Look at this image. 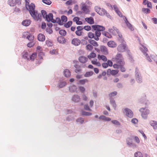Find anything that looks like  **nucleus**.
<instances>
[{
	"mask_svg": "<svg viewBox=\"0 0 157 157\" xmlns=\"http://www.w3.org/2000/svg\"><path fill=\"white\" fill-rule=\"evenodd\" d=\"M35 5L33 3L31 4L30 7L29 9L27 8V9L29 11V13L31 16L34 20L38 21L40 19L41 17V14L39 13L37 11L35 10Z\"/></svg>",
	"mask_w": 157,
	"mask_h": 157,
	"instance_id": "obj_1",
	"label": "nucleus"
},
{
	"mask_svg": "<svg viewBox=\"0 0 157 157\" xmlns=\"http://www.w3.org/2000/svg\"><path fill=\"white\" fill-rule=\"evenodd\" d=\"M92 28L95 31L94 34V40L97 41L99 40V37L101 35V31H102L105 30V28L102 26L99 25H93L92 26Z\"/></svg>",
	"mask_w": 157,
	"mask_h": 157,
	"instance_id": "obj_2",
	"label": "nucleus"
},
{
	"mask_svg": "<svg viewBox=\"0 0 157 157\" xmlns=\"http://www.w3.org/2000/svg\"><path fill=\"white\" fill-rule=\"evenodd\" d=\"M23 58L28 60H33L36 56V53H34L31 55L29 52H24L22 54Z\"/></svg>",
	"mask_w": 157,
	"mask_h": 157,
	"instance_id": "obj_3",
	"label": "nucleus"
},
{
	"mask_svg": "<svg viewBox=\"0 0 157 157\" xmlns=\"http://www.w3.org/2000/svg\"><path fill=\"white\" fill-rule=\"evenodd\" d=\"M112 61L119 64L120 65H122L124 64L123 58L121 54L118 53L115 57L113 58Z\"/></svg>",
	"mask_w": 157,
	"mask_h": 157,
	"instance_id": "obj_4",
	"label": "nucleus"
},
{
	"mask_svg": "<svg viewBox=\"0 0 157 157\" xmlns=\"http://www.w3.org/2000/svg\"><path fill=\"white\" fill-rule=\"evenodd\" d=\"M139 111L141 113L142 117L144 120L147 119L148 115L150 113L149 109L146 108H141L140 109Z\"/></svg>",
	"mask_w": 157,
	"mask_h": 157,
	"instance_id": "obj_5",
	"label": "nucleus"
},
{
	"mask_svg": "<svg viewBox=\"0 0 157 157\" xmlns=\"http://www.w3.org/2000/svg\"><path fill=\"white\" fill-rule=\"evenodd\" d=\"M140 49L143 53L144 55L145 56L147 59L150 62L152 61V60L150 59L147 53L148 50L147 48L143 45H141V47H140Z\"/></svg>",
	"mask_w": 157,
	"mask_h": 157,
	"instance_id": "obj_6",
	"label": "nucleus"
},
{
	"mask_svg": "<svg viewBox=\"0 0 157 157\" xmlns=\"http://www.w3.org/2000/svg\"><path fill=\"white\" fill-rule=\"evenodd\" d=\"M123 113L127 117L132 118L133 116L132 111L130 109L125 108L123 109Z\"/></svg>",
	"mask_w": 157,
	"mask_h": 157,
	"instance_id": "obj_7",
	"label": "nucleus"
},
{
	"mask_svg": "<svg viewBox=\"0 0 157 157\" xmlns=\"http://www.w3.org/2000/svg\"><path fill=\"white\" fill-rule=\"evenodd\" d=\"M94 9L96 12L99 15L103 16L105 15V13H106V10L104 9L101 8L98 6H95Z\"/></svg>",
	"mask_w": 157,
	"mask_h": 157,
	"instance_id": "obj_8",
	"label": "nucleus"
},
{
	"mask_svg": "<svg viewBox=\"0 0 157 157\" xmlns=\"http://www.w3.org/2000/svg\"><path fill=\"white\" fill-rule=\"evenodd\" d=\"M135 76L137 82L140 83L142 82V78L141 75L139 72L138 69H136L135 72Z\"/></svg>",
	"mask_w": 157,
	"mask_h": 157,
	"instance_id": "obj_9",
	"label": "nucleus"
},
{
	"mask_svg": "<svg viewBox=\"0 0 157 157\" xmlns=\"http://www.w3.org/2000/svg\"><path fill=\"white\" fill-rule=\"evenodd\" d=\"M126 47V43H121L118 46L117 50L120 52H123L125 50Z\"/></svg>",
	"mask_w": 157,
	"mask_h": 157,
	"instance_id": "obj_10",
	"label": "nucleus"
},
{
	"mask_svg": "<svg viewBox=\"0 0 157 157\" xmlns=\"http://www.w3.org/2000/svg\"><path fill=\"white\" fill-rule=\"evenodd\" d=\"M81 10L82 11V12L85 14L89 13V10L88 8L86 6V3L84 2H82L81 4Z\"/></svg>",
	"mask_w": 157,
	"mask_h": 157,
	"instance_id": "obj_11",
	"label": "nucleus"
},
{
	"mask_svg": "<svg viewBox=\"0 0 157 157\" xmlns=\"http://www.w3.org/2000/svg\"><path fill=\"white\" fill-rule=\"evenodd\" d=\"M108 31L113 35H116L117 34H118V33H120L119 30L117 28L113 26L112 28L109 29Z\"/></svg>",
	"mask_w": 157,
	"mask_h": 157,
	"instance_id": "obj_12",
	"label": "nucleus"
},
{
	"mask_svg": "<svg viewBox=\"0 0 157 157\" xmlns=\"http://www.w3.org/2000/svg\"><path fill=\"white\" fill-rule=\"evenodd\" d=\"M123 19L128 28L131 31L134 30V28L132 25L128 21L125 16H123Z\"/></svg>",
	"mask_w": 157,
	"mask_h": 157,
	"instance_id": "obj_13",
	"label": "nucleus"
},
{
	"mask_svg": "<svg viewBox=\"0 0 157 157\" xmlns=\"http://www.w3.org/2000/svg\"><path fill=\"white\" fill-rule=\"evenodd\" d=\"M73 62L76 64L74 65V67L75 68V72L76 73L80 72L82 71V69L80 68V66L76 64L78 61H77L74 60L73 61Z\"/></svg>",
	"mask_w": 157,
	"mask_h": 157,
	"instance_id": "obj_14",
	"label": "nucleus"
},
{
	"mask_svg": "<svg viewBox=\"0 0 157 157\" xmlns=\"http://www.w3.org/2000/svg\"><path fill=\"white\" fill-rule=\"evenodd\" d=\"M101 52L104 55H106L108 54V51L106 47L104 45H101L100 47Z\"/></svg>",
	"mask_w": 157,
	"mask_h": 157,
	"instance_id": "obj_15",
	"label": "nucleus"
},
{
	"mask_svg": "<svg viewBox=\"0 0 157 157\" xmlns=\"http://www.w3.org/2000/svg\"><path fill=\"white\" fill-rule=\"evenodd\" d=\"M79 61L81 63H85L88 60V57L83 56H81L78 58Z\"/></svg>",
	"mask_w": 157,
	"mask_h": 157,
	"instance_id": "obj_16",
	"label": "nucleus"
},
{
	"mask_svg": "<svg viewBox=\"0 0 157 157\" xmlns=\"http://www.w3.org/2000/svg\"><path fill=\"white\" fill-rule=\"evenodd\" d=\"M113 7L114 8V10H115V12L117 13V14L120 17H123L121 13L119 10V9L118 8L117 6L116 5H114L113 6Z\"/></svg>",
	"mask_w": 157,
	"mask_h": 157,
	"instance_id": "obj_17",
	"label": "nucleus"
},
{
	"mask_svg": "<svg viewBox=\"0 0 157 157\" xmlns=\"http://www.w3.org/2000/svg\"><path fill=\"white\" fill-rule=\"evenodd\" d=\"M80 96L78 95H75L72 97V101L74 102H78L80 101Z\"/></svg>",
	"mask_w": 157,
	"mask_h": 157,
	"instance_id": "obj_18",
	"label": "nucleus"
},
{
	"mask_svg": "<svg viewBox=\"0 0 157 157\" xmlns=\"http://www.w3.org/2000/svg\"><path fill=\"white\" fill-rule=\"evenodd\" d=\"M107 45L110 48H114L117 46V44L113 41H109L108 42L107 44Z\"/></svg>",
	"mask_w": 157,
	"mask_h": 157,
	"instance_id": "obj_19",
	"label": "nucleus"
},
{
	"mask_svg": "<svg viewBox=\"0 0 157 157\" xmlns=\"http://www.w3.org/2000/svg\"><path fill=\"white\" fill-rule=\"evenodd\" d=\"M118 72V70H111L110 69H108L107 70L108 74H111L112 75H116Z\"/></svg>",
	"mask_w": 157,
	"mask_h": 157,
	"instance_id": "obj_20",
	"label": "nucleus"
},
{
	"mask_svg": "<svg viewBox=\"0 0 157 157\" xmlns=\"http://www.w3.org/2000/svg\"><path fill=\"white\" fill-rule=\"evenodd\" d=\"M46 20L48 21L49 22L51 21L52 22V20H53V15L52 13H49L48 15H47V16L45 17Z\"/></svg>",
	"mask_w": 157,
	"mask_h": 157,
	"instance_id": "obj_21",
	"label": "nucleus"
},
{
	"mask_svg": "<svg viewBox=\"0 0 157 157\" xmlns=\"http://www.w3.org/2000/svg\"><path fill=\"white\" fill-rule=\"evenodd\" d=\"M150 124L154 129H157V121L152 120L150 121Z\"/></svg>",
	"mask_w": 157,
	"mask_h": 157,
	"instance_id": "obj_22",
	"label": "nucleus"
},
{
	"mask_svg": "<svg viewBox=\"0 0 157 157\" xmlns=\"http://www.w3.org/2000/svg\"><path fill=\"white\" fill-rule=\"evenodd\" d=\"M80 40L77 38H74L72 40V43L75 46H78L80 44Z\"/></svg>",
	"mask_w": 157,
	"mask_h": 157,
	"instance_id": "obj_23",
	"label": "nucleus"
},
{
	"mask_svg": "<svg viewBox=\"0 0 157 157\" xmlns=\"http://www.w3.org/2000/svg\"><path fill=\"white\" fill-rule=\"evenodd\" d=\"M109 100L110 104L112 105L114 109H115L117 107V105L114 98H109Z\"/></svg>",
	"mask_w": 157,
	"mask_h": 157,
	"instance_id": "obj_24",
	"label": "nucleus"
},
{
	"mask_svg": "<svg viewBox=\"0 0 157 157\" xmlns=\"http://www.w3.org/2000/svg\"><path fill=\"white\" fill-rule=\"evenodd\" d=\"M118 40L121 43H126L122 36V34L120 33L118 34Z\"/></svg>",
	"mask_w": 157,
	"mask_h": 157,
	"instance_id": "obj_25",
	"label": "nucleus"
},
{
	"mask_svg": "<svg viewBox=\"0 0 157 157\" xmlns=\"http://www.w3.org/2000/svg\"><path fill=\"white\" fill-rule=\"evenodd\" d=\"M99 119L100 120H101L105 121H109L111 120V118L109 117H106L104 115L100 116L99 117Z\"/></svg>",
	"mask_w": 157,
	"mask_h": 157,
	"instance_id": "obj_26",
	"label": "nucleus"
},
{
	"mask_svg": "<svg viewBox=\"0 0 157 157\" xmlns=\"http://www.w3.org/2000/svg\"><path fill=\"white\" fill-rule=\"evenodd\" d=\"M8 4L11 6H14L16 3V0H8L7 1Z\"/></svg>",
	"mask_w": 157,
	"mask_h": 157,
	"instance_id": "obj_27",
	"label": "nucleus"
},
{
	"mask_svg": "<svg viewBox=\"0 0 157 157\" xmlns=\"http://www.w3.org/2000/svg\"><path fill=\"white\" fill-rule=\"evenodd\" d=\"M98 58L99 60H102L103 61L105 62L107 60L106 57L103 55H98Z\"/></svg>",
	"mask_w": 157,
	"mask_h": 157,
	"instance_id": "obj_28",
	"label": "nucleus"
},
{
	"mask_svg": "<svg viewBox=\"0 0 157 157\" xmlns=\"http://www.w3.org/2000/svg\"><path fill=\"white\" fill-rule=\"evenodd\" d=\"M38 40L40 41H43L45 40V36L42 34H40L38 36Z\"/></svg>",
	"mask_w": 157,
	"mask_h": 157,
	"instance_id": "obj_29",
	"label": "nucleus"
},
{
	"mask_svg": "<svg viewBox=\"0 0 157 157\" xmlns=\"http://www.w3.org/2000/svg\"><path fill=\"white\" fill-rule=\"evenodd\" d=\"M67 85V83L65 81H61L59 82L58 87L59 88H62L63 87Z\"/></svg>",
	"mask_w": 157,
	"mask_h": 157,
	"instance_id": "obj_30",
	"label": "nucleus"
},
{
	"mask_svg": "<svg viewBox=\"0 0 157 157\" xmlns=\"http://www.w3.org/2000/svg\"><path fill=\"white\" fill-rule=\"evenodd\" d=\"M85 20L90 24H93L94 23V19L91 17L86 18Z\"/></svg>",
	"mask_w": 157,
	"mask_h": 157,
	"instance_id": "obj_31",
	"label": "nucleus"
},
{
	"mask_svg": "<svg viewBox=\"0 0 157 157\" xmlns=\"http://www.w3.org/2000/svg\"><path fill=\"white\" fill-rule=\"evenodd\" d=\"M91 63L95 65L98 67L101 66V64L100 62L97 61V59H94L91 61Z\"/></svg>",
	"mask_w": 157,
	"mask_h": 157,
	"instance_id": "obj_32",
	"label": "nucleus"
},
{
	"mask_svg": "<svg viewBox=\"0 0 157 157\" xmlns=\"http://www.w3.org/2000/svg\"><path fill=\"white\" fill-rule=\"evenodd\" d=\"M89 42L92 45L95 47H97L98 46V43L95 40L90 39L88 40Z\"/></svg>",
	"mask_w": 157,
	"mask_h": 157,
	"instance_id": "obj_33",
	"label": "nucleus"
},
{
	"mask_svg": "<svg viewBox=\"0 0 157 157\" xmlns=\"http://www.w3.org/2000/svg\"><path fill=\"white\" fill-rule=\"evenodd\" d=\"M117 93L116 91L111 92L108 94L109 98H113V97L117 95Z\"/></svg>",
	"mask_w": 157,
	"mask_h": 157,
	"instance_id": "obj_34",
	"label": "nucleus"
},
{
	"mask_svg": "<svg viewBox=\"0 0 157 157\" xmlns=\"http://www.w3.org/2000/svg\"><path fill=\"white\" fill-rule=\"evenodd\" d=\"M88 81V80L87 79H85L78 80L77 83L78 84L84 85L86 82H87Z\"/></svg>",
	"mask_w": 157,
	"mask_h": 157,
	"instance_id": "obj_35",
	"label": "nucleus"
},
{
	"mask_svg": "<svg viewBox=\"0 0 157 157\" xmlns=\"http://www.w3.org/2000/svg\"><path fill=\"white\" fill-rule=\"evenodd\" d=\"M31 23V21L29 20H26L23 21L22 23V24L25 26L29 25Z\"/></svg>",
	"mask_w": 157,
	"mask_h": 157,
	"instance_id": "obj_36",
	"label": "nucleus"
},
{
	"mask_svg": "<svg viewBox=\"0 0 157 157\" xmlns=\"http://www.w3.org/2000/svg\"><path fill=\"white\" fill-rule=\"evenodd\" d=\"M52 22L54 23L56 22L58 23L59 25H62L63 24V22H61L60 19L59 18H56V20L53 19L52 20Z\"/></svg>",
	"mask_w": 157,
	"mask_h": 157,
	"instance_id": "obj_37",
	"label": "nucleus"
},
{
	"mask_svg": "<svg viewBox=\"0 0 157 157\" xmlns=\"http://www.w3.org/2000/svg\"><path fill=\"white\" fill-rule=\"evenodd\" d=\"M57 40L61 44H64L66 42L65 38L62 36L58 37L57 38Z\"/></svg>",
	"mask_w": 157,
	"mask_h": 157,
	"instance_id": "obj_38",
	"label": "nucleus"
},
{
	"mask_svg": "<svg viewBox=\"0 0 157 157\" xmlns=\"http://www.w3.org/2000/svg\"><path fill=\"white\" fill-rule=\"evenodd\" d=\"M77 90V87L74 85H72L70 86L69 87V91L71 92H74L76 91Z\"/></svg>",
	"mask_w": 157,
	"mask_h": 157,
	"instance_id": "obj_39",
	"label": "nucleus"
},
{
	"mask_svg": "<svg viewBox=\"0 0 157 157\" xmlns=\"http://www.w3.org/2000/svg\"><path fill=\"white\" fill-rule=\"evenodd\" d=\"M63 73L66 77H68L71 75V73L68 69H65L63 71Z\"/></svg>",
	"mask_w": 157,
	"mask_h": 157,
	"instance_id": "obj_40",
	"label": "nucleus"
},
{
	"mask_svg": "<svg viewBox=\"0 0 157 157\" xmlns=\"http://www.w3.org/2000/svg\"><path fill=\"white\" fill-rule=\"evenodd\" d=\"M94 72L92 71H88L86 72L84 75L85 77H88L91 76L93 74Z\"/></svg>",
	"mask_w": 157,
	"mask_h": 157,
	"instance_id": "obj_41",
	"label": "nucleus"
},
{
	"mask_svg": "<svg viewBox=\"0 0 157 157\" xmlns=\"http://www.w3.org/2000/svg\"><path fill=\"white\" fill-rule=\"evenodd\" d=\"M102 34L108 38H111L112 37V36L109 33L104 31L102 33Z\"/></svg>",
	"mask_w": 157,
	"mask_h": 157,
	"instance_id": "obj_42",
	"label": "nucleus"
},
{
	"mask_svg": "<svg viewBox=\"0 0 157 157\" xmlns=\"http://www.w3.org/2000/svg\"><path fill=\"white\" fill-rule=\"evenodd\" d=\"M96 56V54L94 52H92L88 56V58L90 59L91 58H94Z\"/></svg>",
	"mask_w": 157,
	"mask_h": 157,
	"instance_id": "obj_43",
	"label": "nucleus"
},
{
	"mask_svg": "<svg viewBox=\"0 0 157 157\" xmlns=\"http://www.w3.org/2000/svg\"><path fill=\"white\" fill-rule=\"evenodd\" d=\"M76 121L80 124H82L84 122V119L82 117H79L76 120Z\"/></svg>",
	"mask_w": 157,
	"mask_h": 157,
	"instance_id": "obj_44",
	"label": "nucleus"
},
{
	"mask_svg": "<svg viewBox=\"0 0 157 157\" xmlns=\"http://www.w3.org/2000/svg\"><path fill=\"white\" fill-rule=\"evenodd\" d=\"M134 156L135 157H143V155L141 152L137 151L135 153Z\"/></svg>",
	"mask_w": 157,
	"mask_h": 157,
	"instance_id": "obj_45",
	"label": "nucleus"
},
{
	"mask_svg": "<svg viewBox=\"0 0 157 157\" xmlns=\"http://www.w3.org/2000/svg\"><path fill=\"white\" fill-rule=\"evenodd\" d=\"M126 143L128 146L130 147L132 143V141L129 138H127L126 140Z\"/></svg>",
	"mask_w": 157,
	"mask_h": 157,
	"instance_id": "obj_46",
	"label": "nucleus"
},
{
	"mask_svg": "<svg viewBox=\"0 0 157 157\" xmlns=\"http://www.w3.org/2000/svg\"><path fill=\"white\" fill-rule=\"evenodd\" d=\"M111 122L113 124L117 126H120L121 125L120 123L118 121L116 120H112Z\"/></svg>",
	"mask_w": 157,
	"mask_h": 157,
	"instance_id": "obj_47",
	"label": "nucleus"
},
{
	"mask_svg": "<svg viewBox=\"0 0 157 157\" xmlns=\"http://www.w3.org/2000/svg\"><path fill=\"white\" fill-rule=\"evenodd\" d=\"M86 49L89 51H91L93 49V47L91 44H88L86 46Z\"/></svg>",
	"mask_w": 157,
	"mask_h": 157,
	"instance_id": "obj_48",
	"label": "nucleus"
},
{
	"mask_svg": "<svg viewBox=\"0 0 157 157\" xmlns=\"http://www.w3.org/2000/svg\"><path fill=\"white\" fill-rule=\"evenodd\" d=\"M88 37L92 39L94 38V39L95 36L94 34L92 32H89L88 34Z\"/></svg>",
	"mask_w": 157,
	"mask_h": 157,
	"instance_id": "obj_49",
	"label": "nucleus"
},
{
	"mask_svg": "<svg viewBox=\"0 0 157 157\" xmlns=\"http://www.w3.org/2000/svg\"><path fill=\"white\" fill-rule=\"evenodd\" d=\"M72 22L71 21H68L67 23H66L64 25V26L65 27L67 28H68L69 27L72 25Z\"/></svg>",
	"mask_w": 157,
	"mask_h": 157,
	"instance_id": "obj_50",
	"label": "nucleus"
},
{
	"mask_svg": "<svg viewBox=\"0 0 157 157\" xmlns=\"http://www.w3.org/2000/svg\"><path fill=\"white\" fill-rule=\"evenodd\" d=\"M25 6L26 8L27 9L29 8V7H30L31 4L30 5L29 2V0H25Z\"/></svg>",
	"mask_w": 157,
	"mask_h": 157,
	"instance_id": "obj_51",
	"label": "nucleus"
},
{
	"mask_svg": "<svg viewBox=\"0 0 157 157\" xmlns=\"http://www.w3.org/2000/svg\"><path fill=\"white\" fill-rule=\"evenodd\" d=\"M59 33L60 35L64 36L66 34V32L65 30H61L59 31Z\"/></svg>",
	"mask_w": 157,
	"mask_h": 157,
	"instance_id": "obj_52",
	"label": "nucleus"
},
{
	"mask_svg": "<svg viewBox=\"0 0 157 157\" xmlns=\"http://www.w3.org/2000/svg\"><path fill=\"white\" fill-rule=\"evenodd\" d=\"M46 43L48 46H51L52 45V43L51 40H46Z\"/></svg>",
	"mask_w": 157,
	"mask_h": 157,
	"instance_id": "obj_53",
	"label": "nucleus"
},
{
	"mask_svg": "<svg viewBox=\"0 0 157 157\" xmlns=\"http://www.w3.org/2000/svg\"><path fill=\"white\" fill-rule=\"evenodd\" d=\"M41 14L44 17V18H45L46 16H47V13L46 11L44 10H42L41 11Z\"/></svg>",
	"mask_w": 157,
	"mask_h": 157,
	"instance_id": "obj_54",
	"label": "nucleus"
},
{
	"mask_svg": "<svg viewBox=\"0 0 157 157\" xmlns=\"http://www.w3.org/2000/svg\"><path fill=\"white\" fill-rule=\"evenodd\" d=\"M43 3L48 5H50L51 3V2L50 0H42Z\"/></svg>",
	"mask_w": 157,
	"mask_h": 157,
	"instance_id": "obj_55",
	"label": "nucleus"
},
{
	"mask_svg": "<svg viewBox=\"0 0 157 157\" xmlns=\"http://www.w3.org/2000/svg\"><path fill=\"white\" fill-rule=\"evenodd\" d=\"M82 115L85 116H90L92 114V113L90 112H86L85 111H83L82 113Z\"/></svg>",
	"mask_w": 157,
	"mask_h": 157,
	"instance_id": "obj_56",
	"label": "nucleus"
},
{
	"mask_svg": "<svg viewBox=\"0 0 157 157\" xmlns=\"http://www.w3.org/2000/svg\"><path fill=\"white\" fill-rule=\"evenodd\" d=\"M79 89L81 93H83L85 91V88L82 86H79Z\"/></svg>",
	"mask_w": 157,
	"mask_h": 157,
	"instance_id": "obj_57",
	"label": "nucleus"
},
{
	"mask_svg": "<svg viewBox=\"0 0 157 157\" xmlns=\"http://www.w3.org/2000/svg\"><path fill=\"white\" fill-rule=\"evenodd\" d=\"M46 31L47 33H48L49 34H52L53 32L52 29L49 28H47L46 29Z\"/></svg>",
	"mask_w": 157,
	"mask_h": 157,
	"instance_id": "obj_58",
	"label": "nucleus"
},
{
	"mask_svg": "<svg viewBox=\"0 0 157 157\" xmlns=\"http://www.w3.org/2000/svg\"><path fill=\"white\" fill-rule=\"evenodd\" d=\"M61 19L63 22H65L67 21V17L64 15L62 16Z\"/></svg>",
	"mask_w": 157,
	"mask_h": 157,
	"instance_id": "obj_59",
	"label": "nucleus"
},
{
	"mask_svg": "<svg viewBox=\"0 0 157 157\" xmlns=\"http://www.w3.org/2000/svg\"><path fill=\"white\" fill-rule=\"evenodd\" d=\"M142 11L144 12L145 13H147L150 12V10L147 8H144L142 9Z\"/></svg>",
	"mask_w": 157,
	"mask_h": 157,
	"instance_id": "obj_60",
	"label": "nucleus"
},
{
	"mask_svg": "<svg viewBox=\"0 0 157 157\" xmlns=\"http://www.w3.org/2000/svg\"><path fill=\"white\" fill-rule=\"evenodd\" d=\"M34 44V42L33 41H31L29 43L27 44V46L31 48L33 47Z\"/></svg>",
	"mask_w": 157,
	"mask_h": 157,
	"instance_id": "obj_61",
	"label": "nucleus"
},
{
	"mask_svg": "<svg viewBox=\"0 0 157 157\" xmlns=\"http://www.w3.org/2000/svg\"><path fill=\"white\" fill-rule=\"evenodd\" d=\"M50 53L52 55H55L57 54V52L55 49H52L50 51Z\"/></svg>",
	"mask_w": 157,
	"mask_h": 157,
	"instance_id": "obj_62",
	"label": "nucleus"
},
{
	"mask_svg": "<svg viewBox=\"0 0 157 157\" xmlns=\"http://www.w3.org/2000/svg\"><path fill=\"white\" fill-rule=\"evenodd\" d=\"M29 35V33L28 32H25L23 33L22 37L23 38H26L27 39Z\"/></svg>",
	"mask_w": 157,
	"mask_h": 157,
	"instance_id": "obj_63",
	"label": "nucleus"
},
{
	"mask_svg": "<svg viewBox=\"0 0 157 157\" xmlns=\"http://www.w3.org/2000/svg\"><path fill=\"white\" fill-rule=\"evenodd\" d=\"M131 122L133 124H136L138 123V120L136 118H134L132 119Z\"/></svg>",
	"mask_w": 157,
	"mask_h": 157,
	"instance_id": "obj_64",
	"label": "nucleus"
}]
</instances>
